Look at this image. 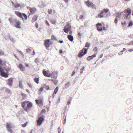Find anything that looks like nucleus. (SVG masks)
<instances>
[{"label": "nucleus", "instance_id": "nucleus-18", "mask_svg": "<svg viewBox=\"0 0 133 133\" xmlns=\"http://www.w3.org/2000/svg\"><path fill=\"white\" fill-rule=\"evenodd\" d=\"M37 11V10L35 8H32L30 10V14L29 13V16L31 14H34Z\"/></svg>", "mask_w": 133, "mask_h": 133}, {"label": "nucleus", "instance_id": "nucleus-27", "mask_svg": "<svg viewBox=\"0 0 133 133\" xmlns=\"http://www.w3.org/2000/svg\"><path fill=\"white\" fill-rule=\"evenodd\" d=\"M123 13V12L122 11L121 12H118L116 13V15L117 17H120L121 15H122Z\"/></svg>", "mask_w": 133, "mask_h": 133}, {"label": "nucleus", "instance_id": "nucleus-43", "mask_svg": "<svg viewBox=\"0 0 133 133\" xmlns=\"http://www.w3.org/2000/svg\"><path fill=\"white\" fill-rule=\"evenodd\" d=\"M70 99H69L68 101V102L67 103V105H69L71 103V99H72V98L70 97Z\"/></svg>", "mask_w": 133, "mask_h": 133}, {"label": "nucleus", "instance_id": "nucleus-20", "mask_svg": "<svg viewBox=\"0 0 133 133\" xmlns=\"http://www.w3.org/2000/svg\"><path fill=\"white\" fill-rule=\"evenodd\" d=\"M66 111H64L63 114L64 116L63 117V124H65L66 122Z\"/></svg>", "mask_w": 133, "mask_h": 133}, {"label": "nucleus", "instance_id": "nucleus-49", "mask_svg": "<svg viewBox=\"0 0 133 133\" xmlns=\"http://www.w3.org/2000/svg\"><path fill=\"white\" fill-rule=\"evenodd\" d=\"M31 51V49L30 48L27 49L26 50V51L27 53H29Z\"/></svg>", "mask_w": 133, "mask_h": 133}, {"label": "nucleus", "instance_id": "nucleus-32", "mask_svg": "<svg viewBox=\"0 0 133 133\" xmlns=\"http://www.w3.org/2000/svg\"><path fill=\"white\" fill-rule=\"evenodd\" d=\"M23 16L25 18H24V19H23V18H22V19L23 20H24L25 19V20H26L28 18V16L25 13H23Z\"/></svg>", "mask_w": 133, "mask_h": 133}, {"label": "nucleus", "instance_id": "nucleus-41", "mask_svg": "<svg viewBox=\"0 0 133 133\" xmlns=\"http://www.w3.org/2000/svg\"><path fill=\"white\" fill-rule=\"evenodd\" d=\"M70 83L69 82H67L65 84V86L66 88H68L69 87V85L70 84Z\"/></svg>", "mask_w": 133, "mask_h": 133}, {"label": "nucleus", "instance_id": "nucleus-23", "mask_svg": "<svg viewBox=\"0 0 133 133\" xmlns=\"http://www.w3.org/2000/svg\"><path fill=\"white\" fill-rule=\"evenodd\" d=\"M38 16L36 15H35L32 17L31 21L33 23L36 21L37 19Z\"/></svg>", "mask_w": 133, "mask_h": 133}, {"label": "nucleus", "instance_id": "nucleus-64", "mask_svg": "<svg viewBox=\"0 0 133 133\" xmlns=\"http://www.w3.org/2000/svg\"><path fill=\"white\" fill-rule=\"evenodd\" d=\"M21 133H26L25 131L24 130H22L21 131Z\"/></svg>", "mask_w": 133, "mask_h": 133}, {"label": "nucleus", "instance_id": "nucleus-10", "mask_svg": "<svg viewBox=\"0 0 133 133\" xmlns=\"http://www.w3.org/2000/svg\"><path fill=\"white\" fill-rule=\"evenodd\" d=\"M86 4L89 7H91L92 8L96 9V7L95 5L93 4L92 2L88 0L85 2Z\"/></svg>", "mask_w": 133, "mask_h": 133}, {"label": "nucleus", "instance_id": "nucleus-40", "mask_svg": "<svg viewBox=\"0 0 133 133\" xmlns=\"http://www.w3.org/2000/svg\"><path fill=\"white\" fill-rule=\"evenodd\" d=\"M5 91L8 94H10L11 93V91L10 89L8 88H6L5 90Z\"/></svg>", "mask_w": 133, "mask_h": 133}, {"label": "nucleus", "instance_id": "nucleus-57", "mask_svg": "<svg viewBox=\"0 0 133 133\" xmlns=\"http://www.w3.org/2000/svg\"><path fill=\"white\" fill-rule=\"evenodd\" d=\"M20 56L24 58V55L23 52L20 54Z\"/></svg>", "mask_w": 133, "mask_h": 133}, {"label": "nucleus", "instance_id": "nucleus-60", "mask_svg": "<svg viewBox=\"0 0 133 133\" xmlns=\"http://www.w3.org/2000/svg\"><path fill=\"white\" fill-rule=\"evenodd\" d=\"M83 16L82 15H80L79 16V18L80 19H82L83 18Z\"/></svg>", "mask_w": 133, "mask_h": 133}, {"label": "nucleus", "instance_id": "nucleus-3", "mask_svg": "<svg viewBox=\"0 0 133 133\" xmlns=\"http://www.w3.org/2000/svg\"><path fill=\"white\" fill-rule=\"evenodd\" d=\"M45 118V117L43 115L42 116L41 115H39L38 119L37 120V125L38 126H40L43 122L44 121Z\"/></svg>", "mask_w": 133, "mask_h": 133}, {"label": "nucleus", "instance_id": "nucleus-28", "mask_svg": "<svg viewBox=\"0 0 133 133\" xmlns=\"http://www.w3.org/2000/svg\"><path fill=\"white\" fill-rule=\"evenodd\" d=\"M6 66V61H3L0 63V66Z\"/></svg>", "mask_w": 133, "mask_h": 133}, {"label": "nucleus", "instance_id": "nucleus-4", "mask_svg": "<svg viewBox=\"0 0 133 133\" xmlns=\"http://www.w3.org/2000/svg\"><path fill=\"white\" fill-rule=\"evenodd\" d=\"M58 72L57 71L52 72L51 73L52 78H53L54 79H52L51 81L53 82L55 85L58 82V81L56 79L58 76Z\"/></svg>", "mask_w": 133, "mask_h": 133}, {"label": "nucleus", "instance_id": "nucleus-35", "mask_svg": "<svg viewBox=\"0 0 133 133\" xmlns=\"http://www.w3.org/2000/svg\"><path fill=\"white\" fill-rule=\"evenodd\" d=\"M11 37L10 35L9 34H8L6 36H5V37H4V38L6 40H7L9 39H10V38Z\"/></svg>", "mask_w": 133, "mask_h": 133}, {"label": "nucleus", "instance_id": "nucleus-19", "mask_svg": "<svg viewBox=\"0 0 133 133\" xmlns=\"http://www.w3.org/2000/svg\"><path fill=\"white\" fill-rule=\"evenodd\" d=\"M17 67L19 68L22 72L24 71L25 70V67L21 63L19 64Z\"/></svg>", "mask_w": 133, "mask_h": 133}, {"label": "nucleus", "instance_id": "nucleus-53", "mask_svg": "<svg viewBox=\"0 0 133 133\" xmlns=\"http://www.w3.org/2000/svg\"><path fill=\"white\" fill-rule=\"evenodd\" d=\"M35 27L37 28H38V23L37 22H36L35 24Z\"/></svg>", "mask_w": 133, "mask_h": 133}, {"label": "nucleus", "instance_id": "nucleus-62", "mask_svg": "<svg viewBox=\"0 0 133 133\" xmlns=\"http://www.w3.org/2000/svg\"><path fill=\"white\" fill-rule=\"evenodd\" d=\"M63 52V51L62 49H61L59 50V52L60 54H62Z\"/></svg>", "mask_w": 133, "mask_h": 133}, {"label": "nucleus", "instance_id": "nucleus-59", "mask_svg": "<svg viewBox=\"0 0 133 133\" xmlns=\"http://www.w3.org/2000/svg\"><path fill=\"white\" fill-rule=\"evenodd\" d=\"M59 43L62 44L63 42V41L62 40H60L58 41Z\"/></svg>", "mask_w": 133, "mask_h": 133}, {"label": "nucleus", "instance_id": "nucleus-12", "mask_svg": "<svg viewBox=\"0 0 133 133\" xmlns=\"http://www.w3.org/2000/svg\"><path fill=\"white\" fill-rule=\"evenodd\" d=\"M87 52V50H85V48H84L79 52V54L78 56L79 58H81L83 56L86 54Z\"/></svg>", "mask_w": 133, "mask_h": 133}, {"label": "nucleus", "instance_id": "nucleus-58", "mask_svg": "<svg viewBox=\"0 0 133 133\" xmlns=\"http://www.w3.org/2000/svg\"><path fill=\"white\" fill-rule=\"evenodd\" d=\"M75 75V69L73 71L72 73V74L71 75V76H72L74 75Z\"/></svg>", "mask_w": 133, "mask_h": 133}, {"label": "nucleus", "instance_id": "nucleus-16", "mask_svg": "<svg viewBox=\"0 0 133 133\" xmlns=\"http://www.w3.org/2000/svg\"><path fill=\"white\" fill-rule=\"evenodd\" d=\"M1 73H2L1 75V76L3 77L7 78L9 76V73L8 72H5L4 71H3L2 72H1Z\"/></svg>", "mask_w": 133, "mask_h": 133}, {"label": "nucleus", "instance_id": "nucleus-13", "mask_svg": "<svg viewBox=\"0 0 133 133\" xmlns=\"http://www.w3.org/2000/svg\"><path fill=\"white\" fill-rule=\"evenodd\" d=\"M43 75L45 77H50L52 76L51 74L50 73L49 71H46L45 69H44L43 70Z\"/></svg>", "mask_w": 133, "mask_h": 133}, {"label": "nucleus", "instance_id": "nucleus-22", "mask_svg": "<svg viewBox=\"0 0 133 133\" xmlns=\"http://www.w3.org/2000/svg\"><path fill=\"white\" fill-rule=\"evenodd\" d=\"M96 54H94L92 55L89 56L87 58V59L88 61H90L93 59L94 57H95L96 56Z\"/></svg>", "mask_w": 133, "mask_h": 133}, {"label": "nucleus", "instance_id": "nucleus-56", "mask_svg": "<svg viewBox=\"0 0 133 133\" xmlns=\"http://www.w3.org/2000/svg\"><path fill=\"white\" fill-rule=\"evenodd\" d=\"M58 133H60L61 131V129L60 127H59L58 128Z\"/></svg>", "mask_w": 133, "mask_h": 133}, {"label": "nucleus", "instance_id": "nucleus-24", "mask_svg": "<svg viewBox=\"0 0 133 133\" xmlns=\"http://www.w3.org/2000/svg\"><path fill=\"white\" fill-rule=\"evenodd\" d=\"M21 95L22 97V100H23L25 99V98L27 97V95L24 93L22 92H21Z\"/></svg>", "mask_w": 133, "mask_h": 133}, {"label": "nucleus", "instance_id": "nucleus-61", "mask_svg": "<svg viewBox=\"0 0 133 133\" xmlns=\"http://www.w3.org/2000/svg\"><path fill=\"white\" fill-rule=\"evenodd\" d=\"M118 22V20L117 18H116L115 19V23L116 24H117V23Z\"/></svg>", "mask_w": 133, "mask_h": 133}, {"label": "nucleus", "instance_id": "nucleus-11", "mask_svg": "<svg viewBox=\"0 0 133 133\" xmlns=\"http://www.w3.org/2000/svg\"><path fill=\"white\" fill-rule=\"evenodd\" d=\"M6 127L9 132L10 133H13V131L11 129V128H13V127L11 123H9L8 122H7L6 123Z\"/></svg>", "mask_w": 133, "mask_h": 133}, {"label": "nucleus", "instance_id": "nucleus-14", "mask_svg": "<svg viewBox=\"0 0 133 133\" xmlns=\"http://www.w3.org/2000/svg\"><path fill=\"white\" fill-rule=\"evenodd\" d=\"M43 99H35V101L37 103V104L39 105L40 107H42L43 105Z\"/></svg>", "mask_w": 133, "mask_h": 133}, {"label": "nucleus", "instance_id": "nucleus-5", "mask_svg": "<svg viewBox=\"0 0 133 133\" xmlns=\"http://www.w3.org/2000/svg\"><path fill=\"white\" fill-rule=\"evenodd\" d=\"M123 12L124 13L123 15L124 18L127 19L128 16L131 15V10L130 8H128L125 9Z\"/></svg>", "mask_w": 133, "mask_h": 133}, {"label": "nucleus", "instance_id": "nucleus-30", "mask_svg": "<svg viewBox=\"0 0 133 133\" xmlns=\"http://www.w3.org/2000/svg\"><path fill=\"white\" fill-rule=\"evenodd\" d=\"M19 7H21V8H22L21 5L20 4L18 3L16 4L14 6L15 8H17Z\"/></svg>", "mask_w": 133, "mask_h": 133}, {"label": "nucleus", "instance_id": "nucleus-47", "mask_svg": "<svg viewBox=\"0 0 133 133\" xmlns=\"http://www.w3.org/2000/svg\"><path fill=\"white\" fill-rule=\"evenodd\" d=\"M133 25V23L132 22H130L129 24L128 25V27H129L130 26H132Z\"/></svg>", "mask_w": 133, "mask_h": 133}, {"label": "nucleus", "instance_id": "nucleus-45", "mask_svg": "<svg viewBox=\"0 0 133 133\" xmlns=\"http://www.w3.org/2000/svg\"><path fill=\"white\" fill-rule=\"evenodd\" d=\"M4 68L3 67H1L0 68V75H1L2 74V73H1V72H2L3 71Z\"/></svg>", "mask_w": 133, "mask_h": 133}, {"label": "nucleus", "instance_id": "nucleus-15", "mask_svg": "<svg viewBox=\"0 0 133 133\" xmlns=\"http://www.w3.org/2000/svg\"><path fill=\"white\" fill-rule=\"evenodd\" d=\"M7 84L9 85L10 87L12 86L13 85V78H10L7 80Z\"/></svg>", "mask_w": 133, "mask_h": 133}, {"label": "nucleus", "instance_id": "nucleus-33", "mask_svg": "<svg viewBox=\"0 0 133 133\" xmlns=\"http://www.w3.org/2000/svg\"><path fill=\"white\" fill-rule=\"evenodd\" d=\"M44 88V87L43 86V85L38 90V91L40 92L38 94L39 95H40L41 92H42Z\"/></svg>", "mask_w": 133, "mask_h": 133}, {"label": "nucleus", "instance_id": "nucleus-31", "mask_svg": "<svg viewBox=\"0 0 133 133\" xmlns=\"http://www.w3.org/2000/svg\"><path fill=\"white\" fill-rule=\"evenodd\" d=\"M43 85L46 90L48 91L49 90H50V87L49 86L46 85V84H44Z\"/></svg>", "mask_w": 133, "mask_h": 133}, {"label": "nucleus", "instance_id": "nucleus-1", "mask_svg": "<svg viewBox=\"0 0 133 133\" xmlns=\"http://www.w3.org/2000/svg\"><path fill=\"white\" fill-rule=\"evenodd\" d=\"M21 104L22 108L27 112L30 110L32 106V103L29 101H25L23 102H21Z\"/></svg>", "mask_w": 133, "mask_h": 133}, {"label": "nucleus", "instance_id": "nucleus-36", "mask_svg": "<svg viewBox=\"0 0 133 133\" xmlns=\"http://www.w3.org/2000/svg\"><path fill=\"white\" fill-rule=\"evenodd\" d=\"M46 112V111L45 109H43L41 111L40 115H41L43 114H44Z\"/></svg>", "mask_w": 133, "mask_h": 133}, {"label": "nucleus", "instance_id": "nucleus-54", "mask_svg": "<svg viewBox=\"0 0 133 133\" xmlns=\"http://www.w3.org/2000/svg\"><path fill=\"white\" fill-rule=\"evenodd\" d=\"M98 50V48L96 47H95L93 49V50L94 51L96 52Z\"/></svg>", "mask_w": 133, "mask_h": 133}, {"label": "nucleus", "instance_id": "nucleus-38", "mask_svg": "<svg viewBox=\"0 0 133 133\" xmlns=\"http://www.w3.org/2000/svg\"><path fill=\"white\" fill-rule=\"evenodd\" d=\"M3 70L5 71H6V72H8L10 70V69L9 68H6L5 67H3Z\"/></svg>", "mask_w": 133, "mask_h": 133}, {"label": "nucleus", "instance_id": "nucleus-48", "mask_svg": "<svg viewBox=\"0 0 133 133\" xmlns=\"http://www.w3.org/2000/svg\"><path fill=\"white\" fill-rule=\"evenodd\" d=\"M27 85L30 88H32V85L31 83H27Z\"/></svg>", "mask_w": 133, "mask_h": 133}, {"label": "nucleus", "instance_id": "nucleus-26", "mask_svg": "<svg viewBox=\"0 0 133 133\" xmlns=\"http://www.w3.org/2000/svg\"><path fill=\"white\" fill-rule=\"evenodd\" d=\"M34 81L35 82H36L37 84H38L39 83V77H35L34 78Z\"/></svg>", "mask_w": 133, "mask_h": 133}, {"label": "nucleus", "instance_id": "nucleus-29", "mask_svg": "<svg viewBox=\"0 0 133 133\" xmlns=\"http://www.w3.org/2000/svg\"><path fill=\"white\" fill-rule=\"evenodd\" d=\"M90 44L89 43H87L85 45V47L86 48L85 49V50H87H87L88 49L89 47L90 46Z\"/></svg>", "mask_w": 133, "mask_h": 133}, {"label": "nucleus", "instance_id": "nucleus-39", "mask_svg": "<svg viewBox=\"0 0 133 133\" xmlns=\"http://www.w3.org/2000/svg\"><path fill=\"white\" fill-rule=\"evenodd\" d=\"M28 123V122H26L24 124H22V127H26Z\"/></svg>", "mask_w": 133, "mask_h": 133}, {"label": "nucleus", "instance_id": "nucleus-34", "mask_svg": "<svg viewBox=\"0 0 133 133\" xmlns=\"http://www.w3.org/2000/svg\"><path fill=\"white\" fill-rule=\"evenodd\" d=\"M19 87L22 89L23 88V87L22 83V81H19Z\"/></svg>", "mask_w": 133, "mask_h": 133}, {"label": "nucleus", "instance_id": "nucleus-7", "mask_svg": "<svg viewBox=\"0 0 133 133\" xmlns=\"http://www.w3.org/2000/svg\"><path fill=\"white\" fill-rule=\"evenodd\" d=\"M71 29V25H70V23L68 22L64 27L63 29L64 31L65 32L68 34Z\"/></svg>", "mask_w": 133, "mask_h": 133}, {"label": "nucleus", "instance_id": "nucleus-51", "mask_svg": "<svg viewBox=\"0 0 133 133\" xmlns=\"http://www.w3.org/2000/svg\"><path fill=\"white\" fill-rule=\"evenodd\" d=\"M52 10H48V14H52Z\"/></svg>", "mask_w": 133, "mask_h": 133}, {"label": "nucleus", "instance_id": "nucleus-52", "mask_svg": "<svg viewBox=\"0 0 133 133\" xmlns=\"http://www.w3.org/2000/svg\"><path fill=\"white\" fill-rule=\"evenodd\" d=\"M14 56L19 61V58L16 55L14 54Z\"/></svg>", "mask_w": 133, "mask_h": 133}, {"label": "nucleus", "instance_id": "nucleus-44", "mask_svg": "<svg viewBox=\"0 0 133 133\" xmlns=\"http://www.w3.org/2000/svg\"><path fill=\"white\" fill-rule=\"evenodd\" d=\"M45 23L48 26H50V25L49 24V23L47 20H45Z\"/></svg>", "mask_w": 133, "mask_h": 133}, {"label": "nucleus", "instance_id": "nucleus-46", "mask_svg": "<svg viewBox=\"0 0 133 133\" xmlns=\"http://www.w3.org/2000/svg\"><path fill=\"white\" fill-rule=\"evenodd\" d=\"M51 22L52 24H55L56 23V21L55 20H52Z\"/></svg>", "mask_w": 133, "mask_h": 133}, {"label": "nucleus", "instance_id": "nucleus-9", "mask_svg": "<svg viewBox=\"0 0 133 133\" xmlns=\"http://www.w3.org/2000/svg\"><path fill=\"white\" fill-rule=\"evenodd\" d=\"M109 10L108 9H104L101 13L98 15V17L102 18L104 17L105 15L109 11Z\"/></svg>", "mask_w": 133, "mask_h": 133}, {"label": "nucleus", "instance_id": "nucleus-25", "mask_svg": "<svg viewBox=\"0 0 133 133\" xmlns=\"http://www.w3.org/2000/svg\"><path fill=\"white\" fill-rule=\"evenodd\" d=\"M68 38L69 41L72 42L73 41L74 39V37L73 36L71 35L68 36Z\"/></svg>", "mask_w": 133, "mask_h": 133}, {"label": "nucleus", "instance_id": "nucleus-8", "mask_svg": "<svg viewBox=\"0 0 133 133\" xmlns=\"http://www.w3.org/2000/svg\"><path fill=\"white\" fill-rule=\"evenodd\" d=\"M96 27L97 30L99 31H101L103 30H106L105 27H102V24L101 23H99L97 24L96 25Z\"/></svg>", "mask_w": 133, "mask_h": 133}, {"label": "nucleus", "instance_id": "nucleus-55", "mask_svg": "<svg viewBox=\"0 0 133 133\" xmlns=\"http://www.w3.org/2000/svg\"><path fill=\"white\" fill-rule=\"evenodd\" d=\"M39 61V59L38 58H37L35 59V62L37 63Z\"/></svg>", "mask_w": 133, "mask_h": 133}, {"label": "nucleus", "instance_id": "nucleus-37", "mask_svg": "<svg viewBox=\"0 0 133 133\" xmlns=\"http://www.w3.org/2000/svg\"><path fill=\"white\" fill-rule=\"evenodd\" d=\"M51 39L53 40H55L57 41H58V39L56 38L53 35H52L51 36Z\"/></svg>", "mask_w": 133, "mask_h": 133}, {"label": "nucleus", "instance_id": "nucleus-6", "mask_svg": "<svg viewBox=\"0 0 133 133\" xmlns=\"http://www.w3.org/2000/svg\"><path fill=\"white\" fill-rule=\"evenodd\" d=\"M53 44V42L51 41L50 39H46L44 41V44L47 50H49V48Z\"/></svg>", "mask_w": 133, "mask_h": 133}, {"label": "nucleus", "instance_id": "nucleus-42", "mask_svg": "<svg viewBox=\"0 0 133 133\" xmlns=\"http://www.w3.org/2000/svg\"><path fill=\"white\" fill-rule=\"evenodd\" d=\"M10 39V40L13 43H15L16 42L15 40L13 38L11 37Z\"/></svg>", "mask_w": 133, "mask_h": 133}, {"label": "nucleus", "instance_id": "nucleus-2", "mask_svg": "<svg viewBox=\"0 0 133 133\" xmlns=\"http://www.w3.org/2000/svg\"><path fill=\"white\" fill-rule=\"evenodd\" d=\"M9 21L11 25L18 29L21 28V23L20 20H17L16 19H14L10 17L9 18Z\"/></svg>", "mask_w": 133, "mask_h": 133}, {"label": "nucleus", "instance_id": "nucleus-21", "mask_svg": "<svg viewBox=\"0 0 133 133\" xmlns=\"http://www.w3.org/2000/svg\"><path fill=\"white\" fill-rule=\"evenodd\" d=\"M59 87H57L54 90L53 93L52 95V97L53 98L55 97V95L56 94L58 91Z\"/></svg>", "mask_w": 133, "mask_h": 133}, {"label": "nucleus", "instance_id": "nucleus-50", "mask_svg": "<svg viewBox=\"0 0 133 133\" xmlns=\"http://www.w3.org/2000/svg\"><path fill=\"white\" fill-rule=\"evenodd\" d=\"M126 23L125 21H124L121 23V24L122 25L124 26L126 25Z\"/></svg>", "mask_w": 133, "mask_h": 133}, {"label": "nucleus", "instance_id": "nucleus-63", "mask_svg": "<svg viewBox=\"0 0 133 133\" xmlns=\"http://www.w3.org/2000/svg\"><path fill=\"white\" fill-rule=\"evenodd\" d=\"M84 67L83 66V67L82 68H81V73H82V72L83 71V70H84Z\"/></svg>", "mask_w": 133, "mask_h": 133}, {"label": "nucleus", "instance_id": "nucleus-17", "mask_svg": "<svg viewBox=\"0 0 133 133\" xmlns=\"http://www.w3.org/2000/svg\"><path fill=\"white\" fill-rule=\"evenodd\" d=\"M15 13L18 17H19L21 18H23V19H24V18L23 16V13L20 12L19 11H15Z\"/></svg>", "mask_w": 133, "mask_h": 133}]
</instances>
